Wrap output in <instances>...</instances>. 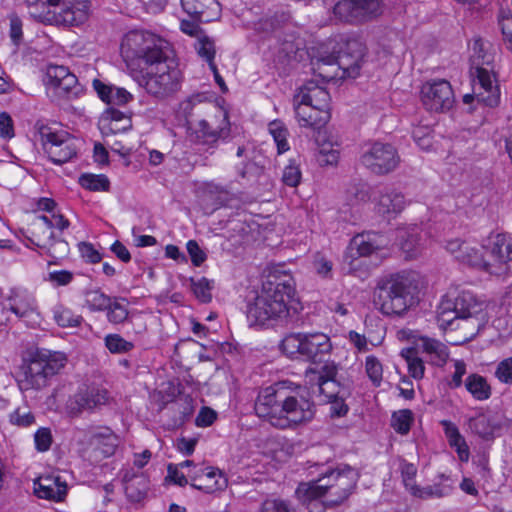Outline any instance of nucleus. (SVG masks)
<instances>
[{
	"label": "nucleus",
	"mask_w": 512,
	"mask_h": 512,
	"mask_svg": "<svg viewBox=\"0 0 512 512\" xmlns=\"http://www.w3.org/2000/svg\"><path fill=\"white\" fill-rule=\"evenodd\" d=\"M120 52L128 65L146 67L142 85L149 94L165 98L179 90L181 71L166 40L150 32L130 31L122 40Z\"/></svg>",
	"instance_id": "nucleus-1"
},
{
	"label": "nucleus",
	"mask_w": 512,
	"mask_h": 512,
	"mask_svg": "<svg viewBox=\"0 0 512 512\" xmlns=\"http://www.w3.org/2000/svg\"><path fill=\"white\" fill-rule=\"evenodd\" d=\"M254 410L274 428L295 429L314 418L315 403L306 387L285 380L261 389Z\"/></svg>",
	"instance_id": "nucleus-2"
},
{
	"label": "nucleus",
	"mask_w": 512,
	"mask_h": 512,
	"mask_svg": "<svg viewBox=\"0 0 512 512\" xmlns=\"http://www.w3.org/2000/svg\"><path fill=\"white\" fill-rule=\"evenodd\" d=\"M360 474L349 465L327 469L316 480L302 482L296 489V496L304 505L317 504L334 508L344 503L356 488Z\"/></svg>",
	"instance_id": "nucleus-3"
},
{
	"label": "nucleus",
	"mask_w": 512,
	"mask_h": 512,
	"mask_svg": "<svg viewBox=\"0 0 512 512\" xmlns=\"http://www.w3.org/2000/svg\"><path fill=\"white\" fill-rule=\"evenodd\" d=\"M295 295L294 280L289 274H271L261 292L247 306V318L252 324L272 325L290 314V302Z\"/></svg>",
	"instance_id": "nucleus-4"
},
{
	"label": "nucleus",
	"mask_w": 512,
	"mask_h": 512,
	"mask_svg": "<svg viewBox=\"0 0 512 512\" xmlns=\"http://www.w3.org/2000/svg\"><path fill=\"white\" fill-rule=\"evenodd\" d=\"M418 275L403 271L381 279L375 292V303L385 315H401L416 303Z\"/></svg>",
	"instance_id": "nucleus-5"
},
{
	"label": "nucleus",
	"mask_w": 512,
	"mask_h": 512,
	"mask_svg": "<svg viewBox=\"0 0 512 512\" xmlns=\"http://www.w3.org/2000/svg\"><path fill=\"white\" fill-rule=\"evenodd\" d=\"M32 17L56 25L78 26L88 18L87 0H25Z\"/></svg>",
	"instance_id": "nucleus-6"
},
{
	"label": "nucleus",
	"mask_w": 512,
	"mask_h": 512,
	"mask_svg": "<svg viewBox=\"0 0 512 512\" xmlns=\"http://www.w3.org/2000/svg\"><path fill=\"white\" fill-rule=\"evenodd\" d=\"M365 49V45L359 39H347L342 42L337 55L323 56L314 65L319 75L327 79L338 76L355 78L359 75Z\"/></svg>",
	"instance_id": "nucleus-7"
},
{
	"label": "nucleus",
	"mask_w": 512,
	"mask_h": 512,
	"mask_svg": "<svg viewBox=\"0 0 512 512\" xmlns=\"http://www.w3.org/2000/svg\"><path fill=\"white\" fill-rule=\"evenodd\" d=\"M64 353L38 350L30 361L22 367L18 385L22 391L40 390L49 384V380L66 364Z\"/></svg>",
	"instance_id": "nucleus-8"
},
{
	"label": "nucleus",
	"mask_w": 512,
	"mask_h": 512,
	"mask_svg": "<svg viewBox=\"0 0 512 512\" xmlns=\"http://www.w3.org/2000/svg\"><path fill=\"white\" fill-rule=\"evenodd\" d=\"M493 57L484 50L481 39L473 44V54L470 56V74L474 78L475 85L479 86L477 98L489 107H495L500 100L498 86L494 85L492 72Z\"/></svg>",
	"instance_id": "nucleus-9"
},
{
	"label": "nucleus",
	"mask_w": 512,
	"mask_h": 512,
	"mask_svg": "<svg viewBox=\"0 0 512 512\" xmlns=\"http://www.w3.org/2000/svg\"><path fill=\"white\" fill-rule=\"evenodd\" d=\"M189 137L197 145L206 147V150H214L219 141L226 140L230 135V121L228 113L220 108L208 112L201 119L189 126Z\"/></svg>",
	"instance_id": "nucleus-10"
},
{
	"label": "nucleus",
	"mask_w": 512,
	"mask_h": 512,
	"mask_svg": "<svg viewBox=\"0 0 512 512\" xmlns=\"http://www.w3.org/2000/svg\"><path fill=\"white\" fill-rule=\"evenodd\" d=\"M483 311V303L469 291H461L456 297H444L437 309L439 327H451L458 319H468Z\"/></svg>",
	"instance_id": "nucleus-11"
},
{
	"label": "nucleus",
	"mask_w": 512,
	"mask_h": 512,
	"mask_svg": "<svg viewBox=\"0 0 512 512\" xmlns=\"http://www.w3.org/2000/svg\"><path fill=\"white\" fill-rule=\"evenodd\" d=\"M35 127L40 135L43 149L53 163L62 165L76 156L77 149L74 139L67 132L53 131L50 127L39 122L36 123Z\"/></svg>",
	"instance_id": "nucleus-12"
},
{
	"label": "nucleus",
	"mask_w": 512,
	"mask_h": 512,
	"mask_svg": "<svg viewBox=\"0 0 512 512\" xmlns=\"http://www.w3.org/2000/svg\"><path fill=\"white\" fill-rule=\"evenodd\" d=\"M360 162L371 173L382 176L398 167L400 156L392 144L375 141L363 151Z\"/></svg>",
	"instance_id": "nucleus-13"
},
{
	"label": "nucleus",
	"mask_w": 512,
	"mask_h": 512,
	"mask_svg": "<svg viewBox=\"0 0 512 512\" xmlns=\"http://www.w3.org/2000/svg\"><path fill=\"white\" fill-rule=\"evenodd\" d=\"M482 250L486 252L488 273L498 275L512 261V238L504 233L491 234L484 240Z\"/></svg>",
	"instance_id": "nucleus-14"
},
{
	"label": "nucleus",
	"mask_w": 512,
	"mask_h": 512,
	"mask_svg": "<svg viewBox=\"0 0 512 512\" xmlns=\"http://www.w3.org/2000/svg\"><path fill=\"white\" fill-rule=\"evenodd\" d=\"M421 99L427 110L443 112L454 104V93L450 83L444 79L426 82L421 89Z\"/></svg>",
	"instance_id": "nucleus-15"
},
{
	"label": "nucleus",
	"mask_w": 512,
	"mask_h": 512,
	"mask_svg": "<svg viewBox=\"0 0 512 512\" xmlns=\"http://www.w3.org/2000/svg\"><path fill=\"white\" fill-rule=\"evenodd\" d=\"M108 392L98 387H85L69 398L66 404L71 416H78L84 411H92L108 402Z\"/></svg>",
	"instance_id": "nucleus-16"
},
{
	"label": "nucleus",
	"mask_w": 512,
	"mask_h": 512,
	"mask_svg": "<svg viewBox=\"0 0 512 512\" xmlns=\"http://www.w3.org/2000/svg\"><path fill=\"white\" fill-rule=\"evenodd\" d=\"M446 249L457 261L488 273L487 256L482 247L477 249L466 241L454 239L447 242Z\"/></svg>",
	"instance_id": "nucleus-17"
},
{
	"label": "nucleus",
	"mask_w": 512,
	"mask_h": 512,
	"mask_svg": "<svg viewBox=\"0 0 512 512\" xmlns=\"http://www.w3.org/2000/svg\"><path fill=\"white\" fill-rule=\"evenodd\" d=\"M332 344L324 333H304L302 358L313 364H321L330 355Z\"/></svg>",
	"instance_id": "nucleus-18"
},
{
	"label": "nucleus",
	"mask_w": 512,
	"mask_h": 512,
	"mask_svg": "<svg viewBox=\"0 0 512 512\" xmlns=\"http://www.w3.org/2000/svg\"><path fill=\"white\" fill-rule=\"evenodd\" d=\"M4 308L26 321L36 322L39 318L36 300L26 291H13L6 299Z\"/></svg>",
	"instance_id": "nucleus-19"
},
{
	"label": "nucleus",
	"mask_w": 512,
	"mask_h": 512,
	"mask_svg": "<svg viewBox=\"0 0 512 512\" xmlns=\"http://www.w3.org/2000/svg\"><path fill=\"white\" fill-rule=\"evenodd\" d=\"M294 109L296 119L301 127L319 130L324 127L330 119V111L317 109L309 104H304L299 97H294Z\"/></svg>",
	"instance_id": "nucleus-20"
},
{
	"label": "nucleus",
	"mask_w": 512,
	"mask_h": 512,
	"mask_svg": "<svg viewBox=\"0 0 512 512\" xmlns=\"http://www.w3.org/2000/svg\"><path fill=\"white\" fill-rule=\"evenodd\" d=\"M184 11L198 22L209 23L220 17L217 0H181Z\"/></svg>",
	"instance_id": "nucleus-21"
},
{
	"label": "nucleus",
	"mask_w": 512,
	"mask_h": 512,
	"mask_svg": "<svg viewBox=\"0 0 512 512\" xmlns=\"http://www.w3.org/2000/svg\"><path fill=\"white\" fill-rule=\"evenodd\" d=\"M416 348L425 354L426 360L434 366L443 367L450 356L448 346L438 339L428 336H419Z\"/></svg>",
	"instance_id": "nucleus-22"
},
{
	"label": "nucleus",
	"mask_w": 512,
	"mask_h": 512,
	"mask_svg": "<svg viewBox=\"0 0 512 512\" xmlns=\"http://www.w3.org/2000/svg\"><path fill=\"white\" fill-rule=\"evenodd\" d=\"M217 107L205 102L202 94L192 95L179 104L178 114L185 119L187 129L208 112H213Z\"/></svg>",
	"instance_id": "nucleus-23"
},
{
	"label": "nucleus",
	"mask_w": 512,
	"mask_h": 512,
	"mask_svg": "<svg viewBox=\"0 0 512 512\" xmlns=\"http://www.w3.org/2000/svg\"><path fill=\"white\" fill-rule=\"evenodd\" d=\"M294 97H299V100L304 104H309L317 109L330 111V95L328 91L320 87L315 81H307L299 92Z\"/></svg>",
	"instance_id": "nucleus-24"
},
{
	"label": "nucleus",
	"mask_w": 512,
	"mask_h": 512,
	"mask_svg": "<svg viewBox=\"0 0 512 512\" xmlns=\"http://www.w3.org/2000/svg\"><path fill=\"white\" fill-rule=\"evenodd\" d=\"M384 245V240L377 233H362L352 238L348 253L351 258L355 256L366 257L381 249Z\"/></svg>",
	"instance_id": "nucleus-25"
},
{
	"label": "nucleus",
	"mask_w": 512,
	"mask_h": 512,
	"mask_svg": "<svg viewBox=\"0 0 512 512\" xmlns=\"http://www.w3.org/2000/svg\"><path fill=\"white\" fill-rule=\"evenodd\" d=\"M406 206L404 195L391 188H385L380 192L376 202V210L383 216H395L403 211Z\"/></svg>",
	"instance_id": "nucleus-26"
},
{
	"label": "nucleus",
	"mask_w": 512,
	"mask_h": 512,
	"mask_svg": "<svg viewBox=\"0 0 512 512\" xmlns=\"http://www.w3.org/2000/svg\"><path fill=\"white\" fill-rule=\"evenodd\" d=\"M100 125L103 134H117L129 130L132 120L126 113L111 107L104 112Z\"/></svg>",
	"instance_id": "nucleus-27"
},
{
	"label": "nucleus",
	"mask_w": 512,
	"mask_h": 512,
	"mask_svg": "<svg viewBox=\"0 0 512 512\" xmlns=\"http://www.w3.org/2000/svg\"><path fill=\"white\" fill-rule=\"evenodd\" d=\"M35 485V494L43 499L61 501L67 493L66 483L58 476L40 477Z\"/></svg>",
	"instance_id": "nucleus-28"
},
{
	"label": "nucleus",
	"mask_w": 512,
	"mask_h": 512,
	"mask_svg": "<svg viewBox=\"0 0 512 512\" xmlns=\"http://www.w3.org/2000/svg\"><path fill=\"white\" fill-rule=\"evenodd\" d=\"M39 230H40L39 224H38V222H35L33 224V231H31V236L28 237L29 241L32 244H34L40 248L47 249V253L52 258H55V259L62 258L65 255H67V253L69 251V247H68V243L66 241H64L62 239L56 240L53 232H50L47 242L42 241L38 234Z\"/></svg>",
	"instance_id": "nucleus-29"
},
{
	"label": "nucleus",
	"mask_w": 512,
	"mask_h": 512,
	"mask_svg": "<svg viewBox=\"0 0 512 512\" xmlns=\"http://www.w3.org/2000/svg\"><path fill=\"white\" fill-rule=\"evenodd\" d=\"M93 87L99 98L109 105H125L132 100V94L126 89L107 85L99 79L93 80Z\"/></svg>",
	"instance_id": "nucleus-30"
},
{
	"label": "nucleus",
	"mask_w": 512,
	"mask_h": 512,
	"mask_svg": "<svg viewBox=\"0 0 512 512\" xmlns=\"http://www.w3.org/2000/svg\"><path fill=\"white\" fill-rule=\"evenodd\" d=\"M323 365L319 368H308L305 372V377L311 384L315 381L319 386L322 393L325 392L324 385L329 382H334L337 374V365L333 361H328L324 358Z\"/></svg>",
	"instance_id": "nucleus-31"
},
{
	"label": "nucleus",
	"mask_w": 512,
	"mask_h": 512,
	"mask_svg": "<svg viewBox=\"0 0 512 512\" xmlns=\"http://www.w3.org/2000/svg\"><path fill=\"white\" fill-rule=\"evenodd\" d=\"M91 442L96 446L103 457L112 456L119 443L118 437L109 428H105L101 432L94 433L91 437Z\"/></svg>",
	"instance_id": "nucleus-32"
},
{
	"label": "nucleus",
	"mask_w": 512,
	"mask_h": 512,
	"mask_svg": "<svg viewBox=\"0 0 512 512\" xmlns=\"http://www.w3.org/2000/svg\"><path fill=\"white\" fill-rule=\"evenodd\" d=\"M465 387L471 395L479 401L487 400L491 396V387L485 377L471 374L465 380Z\"/></svg>",
	"instance_id": "nucleus-33"
},
{
	"label": "nucleus",
	"mask_w": 512,
	"mask_h": 512,
	"mask_svg": "<svg viewBox=\"0 0 512 512\" xmlns=\"http://www.w3.org/2000/svg\"><path fill=\"white\" fill-rule=\"evenodd\" d=\"M125 493L127 498L132 502H140L143 500L148 491V483L142 476L128 478L126 474L124 476Z\"/></svg>",
	"instance_id": "nucleus-34"
},
{
	"label": "nucleus",
	"mask_w": 512,
	"mask_h": 512,
	"mask_svg": "<svg viewBox=\"0 0 512 512\" xmlns=\"http://www.w3.org/2000/svg\"><path fill=\"white\" fill-rule=\"evenodd\" d=\"M401 249L408 257H416L418 246L420 245V237L418 227L413 226L407 229H401L398 234Z\"/></svg>",
	"instance_id": "nucleus-35"
},
{
	"label": "nucleus",
	"mask_w": 512,
	"mask_h": 512,
	"mask_svg": "<svg viewBox=\"0 0 512 512\" xmlns=\"http://www.w3.org/2000/svg\"><path fill=\"white\" fill-rule=\"evenodd\" d=\"M452 491V486L445 483H436L425 487L413 486L410 492L413 496L423 500L431 498H442L448 496Z\"/></svg>",
	"instance_id": "nucleus-36"
},
{
	"label": "nucleus",
	"mask_w": 512,
	"mask_h": 512,
	"mask_svg": "<svg viewBox=\"0 0 512 512\" xmlns=\"http://www.w3.org/2000/svg\"><path fill=\"white\" fill-rule=\"evenodd\" d=\"M356 3L355 0H339L333 7L334 17L340 22L358 24Z\"/></svg>",
	"instance_id": "nucleus-37"
},
{
	"label": "nucleus",
	"mask_w": 512,
	"mask_h": 512,
	"mask_svg": "<svg viewBox=\"0 0 512 512\" xmlns=\"http://www.w3.org/2000/svg\"><path fill=\"white\" fill-rule=\"evenodd\" d=\"M303 338L304 333H291L283 338L280 349L290 358H302Z\"/></svg>",
	"instance_id": "nucleus-38"
},
{
	"label": "nucleus",
	"mask_w": 512,
	"mask_h": 512,
	"mask_svg": "<svg viewBox=\"0 0 512 512\" xmlns=\"http://www.w3.org/2000/svg\"><path fill=\"white\" fill-rule=\"evenodd\" d=\"M123 302L127 303L125 298H111L110 304L105 309L107 312L106 316L109 322L114 324L123 323L128 317V308L127 305L123 304Z\"/></svg>",
	"instance_id": "nucleus-39"
},
{
	"label": "nucleus",
	"mask_w": 512,
	"mask_h": 512,
	"mask_svg": "<svg viewBox=\"0 0 512 512\" xmlns=\"http://www.w3.org/2000/svg\"><path fill=\"white\" fill-rule=\"evenodd\" d=\"M401 356L406 360L408 372L415 379H422L425 372L424 361L418 357L416 349L409 348L402 350Z\"/></svg>",
	"instance_id": "nucleus-40"
},
{
	"label": "nucleus",
	"mask_w": 512,
	"mask_h": 512,
	"mask_svg": "<svg viewBox=\"0 0 512 512\" xmlns=\"http://www.w3.org/2000/svg\"><path fill=\"white\" fill-rule=\"evenodd\" d=\"M288 19V15L284 12L275 13L272 16L261 18L257 23H255V30L269 34L281 28Z\"/></svg>",
	"instance_id": "nucleus-41"
},
{
	"label": "nucleus",
	"mask_w": 512,
	"mask_h": 512,
	"mask_svg": "<svg viewBox=\"0 0 512 512\" xmlns=\"http://www.w3.org/2000/svg\"><path fill=\"white\" fill-rule=\"evenodd\" d=\"M81 92L82 86L78 83L77 77L68 70L67 76L60 82L56 90L57 95L71 99L78 97Z\"/></svg>",
	"instance_id": "nucleus-42"
},
{
	"label": "nucleus",
	"mask_w": 512,
	"mask_h": 512,
	"mask_svg": "<svg viewBox=\"0 0 512 512\" xmlns=\"http://www.w3.org/2000/svg\"><path fill=\"white\" fill-rule=\"evenodd\" d=\"M346 194L351 204L365 203L370 200L371 187L365 182H353L348 186Z\"/></svg>",
	"instance_id": "nucleus-43"
},
{
	"label": "nucleus",
	"mask_w": 512,
	"mask_h": 512,
	"mask_svg": "<svg viewBox=\"0 0 512 512\" xmlns=\"http://www.w3.org/2000/svg\"><path fill=\"white\" fill-rule=\"evenodd\" d=\"M79 183L90 191H107L110 184L108 178L103 174H83L79 178Z\"/></svg>",
	"instance_id": "nucleus-44"
},
{
	"label": "nucleus",
	"mask_w": 512,
	"mask_h": 512,
	"mask_svg": "<svg viewBox=\"0 0 512 512\" xmlns=\"http://www.w3.org/2000/svg\"><path fill=\"white\" fill-rule=\"evenodd\" d=\"M469 427L474 433L483 439H490L494 435L495 427L491 424L490 419L485 415H479L470 419Z\"/></svg>",
	"instance_id": "nucleus-45"
},
{
	"label": "nucleus",
	"mask_w": 512,
	"mask_h": 512,
	"mask_svg": "<svg viewBox=\"0 0 512 512\" xmlns=\"http://www.w3.org/2000/svg\"><path fill=\"white\" fill-rule=\"evenodd\" d=\"M269 131L276 143L279 154L289 150V144L287 141L288 130L284 127V125L281 122H271L269 124Z\"/></svg>",
	"instance_id": "nucleus-46"
},
{
	"label": "nucleus",
	"mask_w": 512,
	"mask_h": 512,
	"mask_svg": "<svg viewBox=\"0 0 512 512\" xmlns=\"http://www.w3.org/2000/svg\"><path fill=\"white\" fill-rule=\"evenodd\" d=\"M111 297L100 290H90L85 293V303L91 311H105Z\"/></svg>",
	"instance_id": "nucleus-47"
},
{
	"label": "nucleus",
	"mask_w": 512,
	"mask_h": 512,
	"mask_svg": "<svg viewBox=\"0 0 512 512\" xmlns=\"http://www.w3.org/2000/svg\"><path fill=\"white\" fill-rule=\"evenodd\" d=\"M105 347L113 354L127 353L134 348L132 342L126 341L119 334H108L104 338Z\"/></svg>",
	"instance_id": "nucleus-48"
},
{
	"label": "nucleus",
	"mask_w": 512,
	"mask_h": 512,
	"mask_svg": "<svg viewBox=\"0 0 512 512\" xmlns=\"http://www.w3.org/2000/svg\"><path fill=\"white\" fill-rule=\"evenodd\" d=\"M54 319L59 326L64 328L77 327L83 321L81 316L75 315L71 310L61 306L55 308Z\"/></svg>",
	"instance_id": "nucleus-49"
},
{
	"label": "nucleus",
	"mask_w": 512,
	"mask_h": 512,
	"mask_svg": "<svg viewBox=\"0 0 512 512\" xmlns=\"http://www.w3.org/2000/svg\"><path fill=\"white\" fill-rule=\"evenodd\" d=\"M412 421V412L405 409L393 413L391 425L397 433L404 435L409 432Z\"/></svg>",
	"instance_id": "nucleus-50"
},
{
	"label": "nucleus",
	"mask_w": 512,
	"mask_h": 512,
	"mask_svg": "<svg viewBox=\"0 0 512 512\" xmlns=\"http://www.w3.org/2000/svg\"><path fill=\"white\" fill-rule=\"evenodd\" d=\"M68 68L64 66L58 65H49L46 69L44 83L48 87L57 88L60 85V82L67 76Z\"/></svg>",
	"instance_id": "nucleus-51"
},
{
	"label": "nucleus",
	"mask_w": 512,
	"mask_h": 512,
	"mask_svg": "<svg viewBox=\"0 0 512 512\" xmlns=\"http://www.w3.org/2000/svg\"><path fill=\"white\" fill-rule=\"evenodd\" d=\"M196 49L199 56L205 59L209 66L215 64L214 57L216 51L214 41L212 39H210L208 36L200 37L196 44Z\"/></svg>",
	"instance_id": "nucleus-52"
},
{
	"label": "nucleus",
	"mask_w": 512,
	"mask_h": 512,
	"mask_svg": "<svg viewBox=\"0 0 512 512\" xmlns=\"http://www.w3.org/2000/svg\"><path fill=\"white\" fill-rule=\"evenodd\" d=\"M365 369L373 384L379 386L383 375V368L380 361L375 356H368L365 361Z\"/></svg>",
	"instance_id": "nucleus-53"
},
{
	"label": "nucleus",
	"mask_w": 512,
	"mask_h": 512,
	"mask_svg": "<svg viewBox=\"0 0 512 512\" xmlns=\"http://www.w3.org/2000/svg\"><path fill=\"white\" fill-rule=\"evenodd\" d=\"M191 286L194 295L203 303H207L211 300V285L208 279L202 277L201 279L194 281L191 280Z\"/></svg>",
	"instance_id": "nucleus-54"
},
{
	"label": "nucleus",
	"mask_w": 512,
	"mask_h": 512,
	"mask_svg": "<svg viewBox=\"0 0 512 512\" xmlns=\"http://www.w3.org/2000/svg\"><path fill=\"white\" fill-rule=\"evenodd\" d=\"M494 376L503 384H512V357L505 358L497 364Z\"/></svg>",
	"instance_id": "nucleus-55"
},
{
	"label": "nucleus",
	"mask_w": 512,
	"mask_h": 512,
	"mask_svg": "<svg viewBox=\"0 0 512 512\" xmlns=\"http://www.w3.org/2000/svg\"><path fill=\"white\" fill-rule=\"evenodd\" d=\"M302 51L303 42L301 40H284L279 50V52L283 54L288 60H298V57H302V55H300Z\"/></svg>",
	"instance_id": "nucleus-56"
},
{
	"label": "nucleus",
	"mask_w": 512,
	"mask_h": 512,
	"mask_svg": "<svg viewBox=\"0 0 512 512\" xmlns=\"http://www.w3.org/2000/svg\"><path fill=\"white\" fill-rule=\"evenodd\" d=\"M186 249L188 255L191 259V262L194 266H201L207 259V254L205 251L199 246L196 240H189L186 243Z\"/></svg>",
	"instance_id": "nucleus-57"
},
{
	"label": "nucleus",
	"mask_w": 512,
	"mask_h": 512,
	"mask_svg": "<svg viewBox=\"0 0 512 512\" xmlns=\"http://www.w3.org/2000/svg\"><path fill=\"white\" fill-rule=\"evenodd\" d=\"M282 181L290 187L298 186L301 181V171L299 166L292 161L285 166L282 174Z\"/></svg>",
	"instance_id": "nucleus-58"
},
{
	"label": "nucleus",
	"mask_w": 512,
	"mask_h": 512,
	"mask_svg": "<svg viewBox=\"0 0 512 512\" xmlns=\"http://www.w3.org/2000/svg\"><path fill=\"white\" fill-rule=\"evenodd\" d=\"M35 447L39 452L49 450L52 444V435L49 428L41 427L34 435Z\"/></svg>",
	"instance_id": "nucleus-59"
},
{
	"label": "nucleus",
	"mask_w": 512,
	"mask_h": 512,
	"mask_svg": "<svg viewBox=\"0 0 512 512\" xmlns=\"http://www.w3.org/2000/svg\"><path fill=\"white\" fill-rule=\"evenodd\" d=\"M81 257L87 262L95 264L101 261L102 255L95 249L93 244L88 242H81L78 245Z\"/></svg>",
	"instance_id": "nucleus-60"
},
{
	"label": "nucleus",
	"mask_w": 512,
	"mask_h": 512,
	"mask_svg": "<svg viewBox=\"0 0 512 512\" xmlns=\"http://www.w3.org/2000/svg\"><path fill=\"white\" fill-rule=\"evenodd\" d=\"M259 512H294L289 504L280 499H269L263 502Z\"/></svg>",
	"instance_id": "nucleus-61"
},
{
	"label": "nucleus",
	"mask_w": 512,
	"mask_h": 512,
	"mask_svg": "<svg viewBox=\"0 0 512 512\" xmlns=\"http://www.w3.org/2000/svg\"><path fill=\"white\" fill-rule=\"evenodd\" d=\"M401 475H402V479H403V483L405 485V487L411 492L412 491V487L413 486H417L415 483H414V478L417 474V468L414 464L412 463H402L401 464Z\"/></svg>",
	"instance_id": "nucleus-62"
},
{
	"label": "nucleus",
	"mask_w": 512,
	"mask_h": 512,
	"mask_svg": "<svg viewBox=\"0 0 512 512\" xmlns=\"http://www.w3.org/2000/svg\"><path fill=\"white\" fill-rule=\"evenodd\" d=\"M10 422L21 427H28L35 422V417L31 412H21L18 408L10 414Z\"/></svg>",
	"instance_id": "nucleus-63"
},
{
	"label": "nucleus",
	"mask_w": 512,
	"mask_h": 512,
	"mask_svg": "<svg viewBox=\"0 0 512 512\" xmlns=\"http://www.w3.org/2000/svg\"><path fill=\"white\" fill-rule=\"evenodd\" d=\"M448 441L450 446L456 449L459 459L463 462H467L469 459V448L462 435L459 433L455 438H450Z\"/></svg>",
	"instance_id": "nucleus-64"
}]
</instances>
